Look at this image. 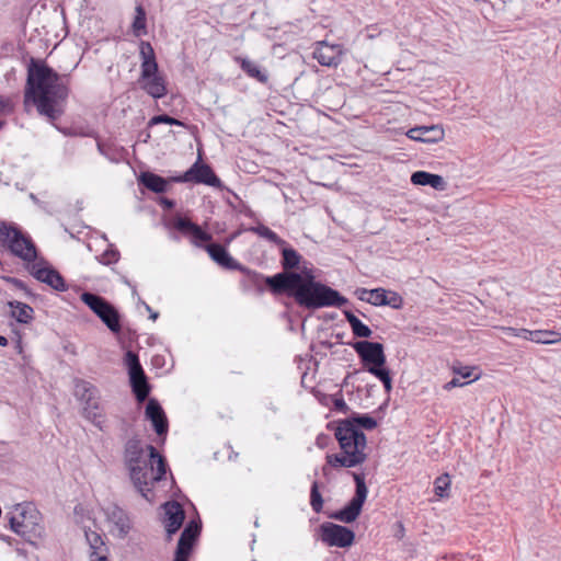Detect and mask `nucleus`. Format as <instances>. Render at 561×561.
Returning <instances> with one entry per match:
<instances>
[{
    "mask_svg": "<svg viewBox=\"0 0 561 561\" xmlns=\"http://www.w3.org/2000/svg\"><path fill=\"white\" fill-rule=\"evenodd\" d=\"M237 61L240 64L241 69L250 77L257 80L261 83H266L268 81V75L266 71L262 70L261 67L248 59V58H237Z\"/></svg>",
    "mask_w": 561,
    "mask_h": 561,
    "instance_id": "27",
    "label": "nucleus"
},
{
    "mask_svg": "<svg viewBox=\"0 0 561 561\" xmlns=\"http://www.w3.org/2000/svg\"><path fill=\"white\" fill-rule=\"evenodd\" d=\"M385 306H390L394 309H400L402 307L403 300L402 297L396 291L387 290Z\"/></svg>",
    "mask_w": 561,
    "mask_h": 561,
    "instance_id": "43",
    "label": "nucleus"
},
{
    "mask_svg": "<svg viewBox=\"0 0 561 561\" xmlns=\"http://www.w3.org/2000/svg\"><path fill=\"white\" fill-rule=\"evenodd\" d=\"M353 348L357 353L358 357L365 369L378 378L387 392L392 389V379L389 370L385 367L386 355L383 345L378 342L369 341H357L353 343Z\"/></svg>",
    "mask_w": 561,
    "mask_h": 561,
    "instance_id": "5",
    "label": "nucleus"
},
{
    "mask_svg": "<svg viewBox=\"0 0 561 561\" xmlns=\"http://www.w3.org/2000/svg\"><path fill=\"white\" fill-rule=\"evenodd\" d=\"M174 182H193L198 184H206L214 187H219L221 182L214 173L213 169L205 163L201 162V157L193 163V165L182 175L172 179Z\"/></svg>",
    "mask_w": 561,
    "mask_h": 561,
    "instance_id": "13",
    "label": "nucleus"
},
{
    "mask_svg": "<svg viewBox=\"0 0 561 561\" xmlns=\"http://www.w3.org/2000/svg\"><path fill=\"white\" fill-rule=\"evenodd\" d=\"M83 407L84 416L100 430L103 428L104 415L99 402V394L87 400Z\"/></svg>",
    "mask_w": 561,
    "mask_h": 561,
    "instance_id": "25",
    "label": "nucleus"
},
{
    "mask_svg": "<svg viewBox=\"0 0 561 561\" xmlns=\"http://www.w3.org/2000/svg\"><path fill=\"white\" fill-rule=\"evenodd\" d=\"M450 483H451L450 477L447 473L442 474L438 478H436L435 482H434L435 495L438 496L439 499L448 497L449 496L448 490L450 488Z\"/></svg>",
    "mask_w": 561,
    "mask_h": 561,
    "instance_id": "36",
    "label": "nucleus"
},
{
    "mask_svg": "<svg viewBox=\"0 0 561 561\" xmlns=\"http://www.w3.org/2000/svg\"><path fill=\"white\" fill-rule=\"evenodd\" d=\"M352 476L356 484L354 497L344 508L330 515L331 518L346 524L353 523L359 516L368 493L364 474L353 472Z\"/></svg>",
    "mask_w": 561,
    "mask_h": 561,
    "instance_id": "10",
    "label": "nucleus"
},
{
    "mask_svg": "<svg viewBox=\"0 0 561 561\" xmlns=\"http://www.w3.org/2000/svg\"><path fill=\"white\" fill-rule=\"evenodd\" d=\"M174 227L179 231L190 234L192 237V242L197 247H201L202 242H208L211 240V234L207 233L199 226L186 218L179 217L174 222Z\"/></svg>",
    "mask_w": 561,
    "mask_h": 561,
    "instance_id": "21",
    "label": "nucleus"
},
{
    "mask_svg": "<svg viewBox=\"0 0 561 561\" xmlns=\"http://www.w3.org/2000/svg\"><path fill=\"white\" fill-rule=\"evenodd\" d=\"M146 417L151 421L156 433L161 436L168 432V420L163 409L156 399H149L146 407Z\"/></svg>",
    "mask_w": 561,
    "mask_h": 561,
    "instance_id": "20",
    "label": "nucleus"
},
{
    "mask_svg": "<svg viewBox=\"0 0 561 561\" xmlns=\"http://www.w3.org/2000/svg\"><path fill=\"white\" fill-rule=\"evenodd\" d=\"M209 256L220 266L228 270H238L245 273L249 279L253 284H259L261 280H264L265 277L260 273L253 272L244 266H242L239 262H237L226 250L225 247L218 243H210L205 247Z\"/></svg>",
    "mask_w": 561,
    "mask_h": 561,
    "instance_id": "12",
    "label": "nucleus"
},
{
    "mask_svg": "<svg viewBox=\"0 0 561 561\" xmlns=\"http://www.w3.org/2000/svg\"><path fill=\"white\" fill-rule=\"evenodd\" d=\"M347 420L353 421L357 428L374 430L377 426V421L368 414L356 415Z\"/></svg>",
    "mask_w": 561,
    "mask_h": 561,
    "instance_id": "38",
    "label": "nucleus"
},
{
    "mask_svg": "<svg viewBox=\"0 0 561 561\" xmlns=\"http://www.w3.org/2000/svg\"><path fill=\"white\" fill-rule=\"evenodd\" d=\"M368 304L373 306H385L387 290L383 288H374L369 290Z\"/></svg>",
    "mask_w": 561,
    "mask_h": 561,
    "instance_id": "39",
    "label": "nucleus"
},
{
    "mask_svg": "<svg viewBox=\"0 0 561 561\" xmlns=\"http://www.w3.org/2000/svg\"><path fill=\"white\" fill-rule=\"evenodd\" d=\"M157 124H169V125L184 126L183 122H181L174 117H171L167 114L153 116L149 122V125H157Z\"/></svg>",
    "mask_w": 561,
    "mask_h": 561,
    "instance_id": "41",
    "label": "nucleus"
},
{
    "mask_svg": "<svg viewBox=\"0 0 561 561\" xmlns=\"http://www.w3.org/2000/svg\"><path fill=\"white\" fill-rule=\"evenodd\" d=\"M81 300L101 319L113 333L121 332V317L115 307L105 298L89 291L80 296Z\"/></svg>",
    "mask_w": 561,
    "mask_h": 561,
    "instance_id": "9",
    "label": "nucleus"
},
{
    "mask_svg": "<svg viewBox=\"0 0 561 561\" xmlns=\"http://www.w3.org/2000/svg\"><path fill=\"white\" fill-rule=\"evenodd\" d=\"M150 318H151L152 320H156V319L158 318V313H157V312L151 313V314H150Z\"/></svg>",
    "mask_w": 561,
    "mask_h": 561,
    "instance_id": "54",
    "label": "nucleus"
},
{
    "mask_svg": "<svg viewBox=\"0 0 561 561\" xmlns=\"http://www.w3.org/2000/svg\"><path fill=\"white\" fill-rule=\"evenodd\" d=\"M302 256L293 248L284 247L282 250L283 272H295L299 267Z\"/></svg>",
    "mask_w": 561,
    "mask_h": 561,
    "instance_id": "30",
    "label": "nucleus"
},
{
    "mask_svg": "<svg viewBox=\"0 0 561 561\" xmlns=\"http://www.w3.org/2000/svg\"><path fill=\"white\" fill-rule=\"evenodd\" d=\"M12 309V317L20 323H28L33 319L34 310L27 304L21 301H9Z\"/></svg>",
    "mask_w": 561,
    "mask_h": 561,
    "instance_id": "28",
    "label": "nucleus"
},
{
    "mask_svg": "<svg viewBox=\"0 0 561 561\" xmlns=\"http://www.w3.org/2000/svg\"><path fill=\"white\" fill-rule=\"evenodd\" d=\"M147 446L138 437L129 438L124 446V463L129 471L130 480L141 496L150 501L149 460L146 456Z\"/></svg>",
    "mask_w": 561,
    "mask_h": 561,
    "instance_id": "4",
    "label": "nucleus"
},
{
    "mask_svg": "<svg viewBox=\"0 0 561 561\" xmlns=\"http://www.w3.org/2000/svg\"><path fill=\"white\" fill-rule=\"evenodd\" d=\"M160 203L165 209H171L175 205V203L169 198H162Z\"/></svg>",
    "mask_w": 561,
    "mask_h": 561,
    "instance_id": "50",
    "label": "nucleus"
},
{
    "mask_svg": "<svg viewBox=\"0 0 561 561\" xmlns=\"http://www.w3.org/2000/svg\"><path fill=\"white\" fill-rule=\"evenodd\" d=\"M12 112V103L9 99L0 96V116Z\"/></svg>",
    "mask_w": 561,
    "mask_h": 561,
    "instance_id": "44",
    "label": "nucleus"
},
{
    "mask_svg": "<svg viewBox=\"0 0 561 561\" xmlns=\"http://www.w3.org/2000/svg\"><path fill=\"white\" fill-rule=\"evenodd\" d=\"M30 272L37 280L47 284L57 291H66L68 288L60 273L51 267H41L38 263H33Z\"/></svg>",
    "mask_w": 561,
    "mask_h": 561,
    "instance_id": "17",
    "label": "nucleus"
},
{
    "mask_svg": "<svg viewBox=\"0 0 561 561\" xmlns=\"http://www.w3.org/2000/svg\"><path fill=\"white\" fill-rule=\"evenodd\" d=\"M0 240L10 252L27 263H34L37 259V250L30 238L21 229L7 222H0Z\"/></svg>",
    "mask_w": 561,
    "mask_h": 561,
    "instance_id": "7",
    "label": "nucleus"
},
{
    "mask_svg": "<svg viewBox=\"0 0 561 561\" xmlns=\"http://www.w3.org/2000/svg\"><path fill=\"white\" fill-rule=\"evenodd\" d=\"M531 341L540 344H553L561 341V333L549 330H535Z\"/></svg>",
    "mask_w": 561,
    "mask_h": 561,
    "instance_id": "34",
    "label": "nucleus"
},
{
    "mask_svg": "<svg viewBox=\"0 0 561 561\" xmlns=\"http://www.w3.org/2000/svg\"><path fill=\"white\" fill-rule=\"evenodd\" d=\"M163 507L165 513L164 527L168 538L171 539L172 535L181 528L185 514L181 504L175 501L167 502Z\"/></svg>",
    "mask_w": 561,
    "mask_h": 561,
    "instance_id": "19",
    "label": "nucleus"
},
{
    "mask_svg": "<svg viewBox=\"0 0 561 561\" xmlns=\"http://www.w3.org/2000/svg\"><path fill=\"white\" fill-rule=\"evenodd\" d=\"M250 230L256 233L257 236L267 239L268 241L273 242L276 245L286 244L285 240L279 238L273 230H271L268 227L264 225H257L256 227H252Z\"/></svg>",
    "mask_w": 561,
    "mask_h": 561,
    "instance_id": "35",
    "label": "nucleus"
},
{
    "mask_svg": "<svg viewBox=\"0 0 561 561\" xmlns=\"http://www.w3.org/2000/svg\"><path fill=\"white\" fill-rule=\"evenodd\" d=\"M334 407L337 411L343 412V413H346L348 410L347 404L345 403V401L342 398L334 400Z\"/></svg>",
    "mask_w": 561,
    "mask_h": 561,
    "instance_id": "48",
    "label": "nucleus"
},
{
    "mask_svg": "<svg viewBox=\"0 0 561 561\" xmlns=\"http://www.w3.org/2000/svg\"><path fill=\"white\" fill-rule=\"evenodd\" d=\"M38 520L39 512L31 504H19L15 514L9 519L11 529L27 540L41 535Z\"/></svg>",
    "mask_w": 561,
    "mask_h": 561,
    "instance_id": "8",
    "label": "nucleus"
},
{
    "mask_svg": "<svg viewBox=\"0 0 561 561\" xmlns=\"http://www.w3.org/2000/svg\"><path fill=\"white\" fill-rule=\"evenodd\" d=\"M321 540L330 547L347 548L354 543L355 534L352 529L333 523H324L320 527Z\"/></svg>",
    "mask_w": 561,
    "mask_h": 561,
    "instance_id": "14",
    "label": "nucleus"
},
{
    "mask_svg": "<svg viewBox=\"0 0 561 561\" xmlns=\"http://www.w3.org/2000/svg\"><path fill=\"white\" fill-rule=\"evenodd\" d=\"M454 373L460 375L462 378H469L472 375V369L470 367H460L454 368Z\"/></svg>",
    "mask_w": 561,
    "mask_h": 561,
    "instance_id": "46",
    "label": "nucleus"
},
{
    "mask_svg": "<svg viewBox=\"0 0 561 561\" xmlns=\"http://www.w3.org/2000/svg\"><path fill=\"white\" fill-rule=\"evenodd\" d=\"M139 182L154 193H164L168 187V181L164 178L149 171L140 174Z\"/></svg>",
    "mask_w": 561,
    "mask_h": 561,
    "instance_id": "26",
    "label": "nucleus"
},
{
    "mask_svg": "<svg viewBox=\"0 0 561 561\" xmlns=\"http://www.w3.org/2000/svg\"><path fill=\"white\" fill-rule=\"evenodd\" d=\"M264 282L273 294H287L307 309L340 308L348 302L337 290L317 282L312 271L306 267L301 272H280L267 276Z\"/></svg>",
    "mask_w": 561,
    "mask_h": 561,
    "instance_id": "1",
    "label": "nucleus"
},
{
    "mask_svg": "<svg viewBox=\"0 0 561 561\" xmlns=\"http://www.w3.org/2000/svg\"><path fill=\"white\" fill-rule=\"evenodd\" d=\"M141 72L139 78L140 88L153 99H161L167 94L165 80L159 73L153 48L150 43L140 44Z\"/></svg>",
    "mask_w": 561,
    "mask_h": 561,
    "instance_id": "6",
    "label": "nucleus"
},
{
    "mask_svg": "<svg viewBox=\"0 0 561 561\" xmlns=\"http://www.w3.org/2000/svg\"><path fill=\"white\" fill-rule=\"evenodd\" d=\"M135 19L131 25L133 33L135 36L139 37L147 33L146 25V11L141 4L136 5L135 8Z\"/></svg>",
    "mask_w": 561,
    "mask_h": 561,
    "instance_id": "33",
    "label": "nucleus"
},
{
    "mask_svg": "<svg viewBox=\"0 0 561 561\" xmlns=\"http://www.w3.org/2000/svg\"><path fill=\"white\" fill-rule=\"evenodd\" d=\"M0 345L1 346H7L8 345V340L7 337L0 335Z\"/></svg>",
    "mask_w": 561,
    "mask_h": 561,
    "instance_id": "53",
    "label": "nucleus"
},
{
    "mask_svg": "<svg viewBox=\"0 0 561 561\" xmlns=\"http://www.w3.org/2000/svg\"><path fill=\"white\" fill-rule=\"evenodd\" d=\"M99 394V390L95 386L90 383L89 381L78 379L75 382V396L78 400L81 402H85L90 398L95 397Z\"/></svg>",
    "mask_w": 561,
    "mask_h": 561,
    "instance_id": "31",
    "label": "nucleus"
},
{
    "mask_svg": "<svg viewBox=\"0 0 561 561\" xmlns=\"http://www.w3.org/2000/svg\"><path fill=\"white\" fill-rule=\"evenodd\" d=\"M119 259V252L115 249H108L104 251L101 256L99 257V261L104 265H110L113 263H116Z\"/></svg>",
    "mask_w": 561,
    "mask_h": 561,
    "instance_id": "42",
    "label": "nucleus"
},
{
    "mask_svg": "<svg viewBox=\"0 0 561 561\" xmlns=\"http://www.w3.org/2000/svg\"><path fill=\"white\" fill-rule=\"evenodd\" d=\"M370 289H366V288H358L356 290V295L358 297L359 300L362 301H365V302H368V297H370V293H369Z\"/></svg>",
    "mask_w": 561,
    "mask_h": 561,
    "instance_id": "49",
    "label": "nucleus"
},
{
    "mask_svg": "<svg viewBox=\"0 0 561 561\" xmlns=\"http://www.w3.org/2000/svg\"><path fill=\"white\" fill-rule=\"evenodd\" d=\"M411 182L414 185H428L437 191H445L447 188V183L443 176L438 174L428 173L426 171H416L412 173Z\"/></svg>",
    "mask_w": 561,
    "mask_h": 561,
    "instance_id": "24",
    "label": "nucleus"
},
{
    "mask_svg": "<svg viewBox=\"0 0 561 561\" xmlns=\"http://www.w3.org/2000/svg\"><path fill=\"white\" fill-rule=\"evenodd\" d=\"M398 531L396 533V537L401 539L404 536V527L402 523H398Z\"/></svg>",
    "mask_w": 561,
    "mask_h": 561,
    "instance_id": "52",
    "label": "nucleus"
},
{
    "mask_svg": "<svg viewBox=\"0 0 561 561\" xmlns=\"http://www.w3.org/2000/svg\"><path fill=\"white\" fill-rule=\"evenodd\" d=\"M334 435L342 454L328 455L327 461L329 465L334 468H353L366 460V435L355 426L353 421H340L335 427Z\"/></svg>",
    "mask_w": 561,
    "mask_h": 561,
    "instance_id": "3",
    "label": "nucleus"
},
{
    "mask_svg": "<svg viewBox=\"0 0 561 561\" xmlns=\"http://www.w3.org/2000/svg\"><path fill=\"white\" fill-rule=\"evenodd\" d=\"M501 330L507 335H513V336L522 337L524 340L531 341L533 331H530V330L515 329L512 327H502Z\"/></svg>",
    "mask_w": 561,
    "mask_h": 561,
    "instance_id": "40",
    "label": "nucleus"
},
{
    "mask_svg": "<svg viewBox=\"0 0 561 561\" xmlns=\"http://www.w3.org/2000/svg\"><path fill=\"white\" fill-rule=\"evenodd\" d=\"M69 76H60L45 64L32 60L27 70L25 99H32L39 114L50 121L64 113V104L69 95Z\"/></svg>",
    "mask_w": 561,
    "mask_h": 561,
    "instance_id": "2",
    "label": "nucleus"
},
{
    "mask_svg": "<svg viewBox=\"0 0 561 561\" xmlns=\"http://www.w3.org/2000/svg\"><path fill=\"white\" fill-rule=\"evenodd\" d=\"M407 136L424 144H437L445 137V130L440 125L415 126L407 131Z\"/></svg>",
    "mask_w": 561,
    "mask_h": 561,
    "instance_id": "18",
    "label": "nucleus"
},
{
    "mask_svg": "<svg viewBox=\"0 0 561 561\" xmlns=\"http://www.w3.org/2000/svg\"><path fill=\"white\" fill-rule=\"evenodd\" d=\"M84 536L90 547V554L96 556L107 552L102 536L94 530H85Z\"/></svg>",
    "mask_w": 561,
    "mask_h": 561,
    "instance_id": "32",
    "label": "nucleus"
},
{
    "mask_svg": "<svg viewBox=\"0 0 561 561\" xmlns=\"http://www.w3.org/2000/svg\"><path fill=\"white\" fill-rule=\"evenodd\" d=\"M9 280L13 284V286L15 288L25 291L26 295H31V293L28 291V289L23 280H21L19 278H10Z\"/></svg>",
    "mask_w": 561,
    "mask_h": 561,
    "instance_id": "45",
    "label": "nucleus"
},
{
    "mask_svg": "<svg viewBox=\"0 0 561 561\" xmlns=\"http://www.w3.org/2000/svg\"><path fill=\"white\" fill-rule=\"evenodd\" d=\"M199 530L201 526L194 520L185 526L180 536L173 561H187L193 545L199 535Z\"/></svg>",
    "mask_w": 561,
    "mask_h": 561,
    "instance_id": "15",
    "label": "nucleus"
},
{
    "mask_svg": "<svg viewBox=\"0 0 561 561\" xmlns=\"http://www.w3.org/2000/svg\"><path fill=\"white\" fill-rule=\"evenodd\" d=\"M310 505L316 513H320L323 507V499L319 491V484L314 481L310 490Z\"/></svg>",
    "mask_w": 561,
    "mask_h": 561,
    "instance_id": "37",
    "label": "nucleus"
},
{
    "mask_svg": "<svg viewBox=\"0 0 561 561\" xmlns=\"http://www.w3.org/2000/svg\"><path fill=\"white\" fill-rule=\"evenodd\" d=\"M343 313L352 328L353 334L356 337H370L373 331L366 324H364L352 311L344 310Z\"/></svg>",
    "mask_w": 561,
    "mask_h": 561,
    "instance_id": "29",
    "label": "nucleus"
},
{
    "mask_svg": "<svg viewBox=\"0 0 561 561\" xmlns=\"http://www.w3.org/2000/svg\"><path fill=\"white\" fill-rule=\"evenodd\" d=\"M147 451L149 457V486L152 482L160 481L167 473L165 459L157 451L152 445H147Z\"/></svg>",
    "mask_w": 561,
    "mask_h": 561,
    "instance_id": "22",
    "label": "nucleus"
},
{
    "mask_svg": "<svg viewBox=\"0 0 561 561\" xmlns=\"http://www.w3.org/2000/svg\"><path fill=\"white\" fill-rule=\"evenodd\" d=\"M465 385H466V382H461L459 378H456V377H455V378H453L450 381H448L447 383H445L444 389H445V390H450V389H453V388H455V387H462V386H465Z\"/></svg>",
    "mask_w": 561,
    "mask_h": 561,
    "instance_id": "47",
    "label": "nucleus"
},
{
    "mask_svg": "<svg viewBox=\"0 0 561 561\" xmlns=\"http://www.w3.org/2000/svg\"><path fill=\"white\" fill-rule=\"evenodd\" d=\"M90 561H110L106 557V552L105 553H101V554H96V556H93V554H90Z\"/></svg>",
    "mask_w": 561,
    "mask_h": 561,
    "instance_id": "51",
    "label": "nucleus"
},
{
    "mask_svg": "<svg viewBox=\"0 0 561 561\" xmlns=\"http://www.w3.org/2000/svg\"><path fill=\"white\" fill-rule=\"evenodd\" d=\"M343 49L341 45H330L327 42L317 43L313 58L321 66L336 67L342 61Z\"/></svg>",
    "mask_w": 561,
    "mask_h": 561,
    "instance_id": "16",
    "label": "nucleus"
},
{
    "mask_svg": "<svg viewBox=\"0 0 561 561\" xmlns=\"http://www.w3.org/2000/svg\"><path fill=\"white\" fill-rule=\"evenodd\" d=\"M2 126H3V122H0V129L2 128Z\"/></svg>",
    "mask_w": 561,
    "mask_h": 561,
    "instance_id": "55",
    "label": "nucleus"
},
{
    "mask_svg": "<svg viewBox=\"0 0 561 561\" xmlns=\"http://www.w3.org/2000/svg\"><path fill=\"white\" fill-rule=\"evenodd\" d=\"M104 512L107 520L117 528L118 536L124 538L130 529V522L126 512L116 504L108 505Z\"/></svg>",
    "mask_w": 561,
    "mask_h": 561,
    "instance_id": "23",
    "label": "nucleus"
},
{
    "mask_svg": "<svg viewBox=\"0 0 561 561\" xmlns=\"http://www.w3.org/2000/svg\"><path fill=\"white\" fill-rule=\"evenodd\" d=\"M125 363L128 367L130 385L136 399L139 402H142L149 396L150 387L148 385L144 369L139 363L138 355L131 351H128L125 355Z\"/></svg>",
    "mask_w": 561,
    "mask_h": 561,
    "instance_id": "11",
    "label": "nucleus"
}]
</instances>
